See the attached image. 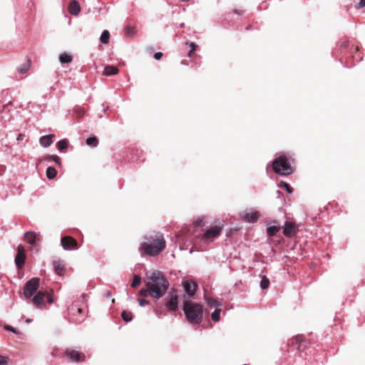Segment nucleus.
Returning a JSON list of instances; mask_svg holds the SVG:
<instances>
[{"label":"nucleus","mask_w":365,"mask_h":365,"mask_svg":"<svg viewBox=\"0 0 365 365\" xmlns=\"http://www.w3.org/2000/svg\"><path fill=\"white\" fill-rule=\"evenodd\" d=\"M145 287H149L151 297L154 299L162 298L168 292L170 283L163 272L155 270L146 274Z\"/></svg>","instance_id":"nucleus-1"},{"label":"nucleus","mask_w":365,"mask_h":365,"mask_svg":"<svg viewBox=\"0 0 365 365\" xmlns=\"http://www.w3.org/2000/svg\"><path fill=\"white\" fill-rule=\"evenodd\" d=\"M166 247V242L161 234L145 236L144 241L139 246V252L141 256H158Z\"/></svg>","instance_id":"nucleus-2"},{"label":"nucleus","mask_w":365,"mask_h":365,"mask_svg":"<svg viewBox=\"0 0 365 365\" xmlns=\"http://www.w3.org/2000/svg\"><path fill=\"white\" fill-rule=\"evenodd\" d=\"M182 309L189 322L192 324L201 323L203 318V307L201 304L185 300Z\"/></svg>","instance_id":"nucleus-3"},{"label":"nucleus","mask_w":365,"mask_h":365,"mask_svg":"<svg viewBox=\"0 0 365 365\" xmlns=\"http://www.w3.org/2000/svg\"><path fill=\"white\" fill-rule=\"evenodd\" d=\"M274 171L281 175H289L293 173V169L286 156L280 155L272 162Z\"/></svg>","instance_id":"nucleus-4"},{"label":"nucleus","mask_w":365,"mask_h":365,"mask_svg":"<svg viewBox=\"0 0 365 365\" xmlns=\"http://www.w3.org/2000/svg\"><path fill=\"white\" fill-rule=\"evenodd\" d=\"M40 279L33 277L27 281L24 287V295L26 299L31 298L34 295L39 287Z\"/></svg>","instance_id":"nucleus-5"},{"label":"nucleus","mask_w":365,"mask_h":365,"mask_svg":"<svg viewBox=\"0 0 365 365\" xmlns=\"http://www.w3.org/2000/svg\"><path fill=\"white\" fill-rule=\"evenodd\" d=\"M222 227L215 225L207 230L200 237V240L205 243H210L218 237L221 234Z\"/></svg>","instance_id":"nucleus-6"},{"label":"nucleus","mask_w":365,"mask_h":365,"mask_svg":"<svg viewBox=\"0 0 365 365\" xmlns=\"http://www.w3.org/2000/svg\"><path fill=\"white\" fill-rule=\"evenodd\" d=\"M165 307L170 311H176L178 308V295L176 290H173L164 299Z\"/></svg>","instance_id":"nucleus-7"},{"label":"nucleus","mask_w":365,"mask_h":365,"mask_svg":"<svg viewBox=\"0 0 365 365\" xmlns=\"http://www.w3.org/2000/svg\"><path fill=\"white\" fill-rule=\"evenodd\" d=\"M61 245L63 250H78V246L77 242L75 239L71 237H63L61 240Z\"/></svg>","instance_id":"nucleus-8"},{"label":"nucleus","mask_w":365,"mask_h":365,"mask_svg":"<svg viewBox=\"0 0 365 365\" xmlns=\"http://www.w3.org/2000/svg\"><path fill=\"white\" fill-rule=\"evenodd\" d=\"M66 356L73 362H81L85 359V355L74 349H68L65 351Z\"/></svg>","instance_id":"nucleus-9"},{"label":"nucleus","mask_w":365,"mask_h":365,"mask_svg":"<svg viewBox=\"0 0 365 365\" xmlns=\"http://www.w3.org/2000/svg\"><path fill=\"white\" fill-rule=\"evenodd\" d=\"M182 284H183L185 292H186V294L187 295H189L190 297H192L195 295L196 290H197V284L196 282H195L193 281L187 280V281L183 282Z\"/></svg>","instance_id":"nucleus-10"},{"label":"nucleus","mask_w":365,"mask_h":365,"mask_svg":"<svg viewBox=\"0 0 365 365\" xmlns=\"http://www.w3.org/2000/svg\"><path fill=\"white\" fill-rule=\"evenodd\" d=\"M240 217L246 222L255 223L258 220L259 215L257 211H253L251 212L240 214Z\"/></svg>","instance_id":"nucleus-11"},{"label":"nucleus","mask_w":365,"mask_h":365,"mask_svg":"<svg viewBox=\"0 0 365 365\" xmlns=\"http://www.w3.org/2000/svg\"><path fill=\"white\" fill-rule=\"evenodd\" d=\"M282 227L283 234L287 237H289L296 233L295 225L292 222H286Z\"/></svg>","instance_id":"nucleus-12"},{"label":"nucleus","mask_w":365,"mask_h":365,"mask_svg":"<svg viewBox=\"0 0 365 365\" xmlns=\"http://www.w3.org/2000/svg\"><path fill=\"white\" fill-rule=\"evenodd\" d=\"M32 302L36 307H40L45 304L46 294L43 292H38L33 296Z\"/></svg>","instance_id":"nucleus-13"},{"label":"nucleus","mask_w":365,"mask_h":365,"mask_svg":"<svg viewBox=\"0 0 365 365\" xmlns=\"http://www.w3.org/2000/svg\"><path fill=\"white\" fill-rule=\"evenodd\" d=\"M204 299H205V301L207 303V306L210 307V308H217V307L222 306V303L221 302H220L217 299H216L215 298L210 297L207 294H205Z\"/></svg>","instance_id":"nucleus-14"},{"label":"nucleus","mask_w":365,"mask_h":365,"mask_svg":"<svg viewBox=\"0 0 365 365\" xmlns=\"http://www.w3.org/2000/svg\"><path fill=\"white\" fill-rule=\"evenodd\" d=\"M68 11L71 15L77 16L81 11L79 3L76 0H72L69 4Z\"/></svg>","instance_id":"nucleus-15"},{"label":"nucleus","mask_w":365,"mask_h":365,"mask_svg":"<svg viewBox=\"0 0 365 365\" xmlns=\"http://www.w3.org/2000/svg\"><path fill=\"white\" fill-rule=\"evenodd\" d=\"M54 272L56 274L61 276L64 273V265L60 259H56L53 262Z\"/></svg>","instance_id":"nucleus-16"},{"label":"nucleus","mask_w":365,"mask_h":365,"mask_svg":"<svg viewBox=\"0 0 365 365\" xmlns=\"http://www.w3.org/2000/svg\"><path fill=\"white\" fill-rule=\"evenodd\" d=\"M53 137V135H46L41 136L39 139V143L40 145L43 148H48L49 147L52 143V138Z\"/></svg>","instance_id":"nucleus-17"},{"label":"nucleus","mask_w":365,"mask_h":365,"mask_svg":"<svg viewBox=\"0 0 365 365\" xmlns=\"http://www.w3.org/2000/svg\"><path fill=\"white\" fill-rule=\"evenodd\" d=\"M26 255L22 254H17L15 257V264L16 267L20 269H22L25 263Z\"/></svg>","instance_id":"nucleus-18"},{"label":"nucleus","mask_w":365,"mask_h":365,"mask_svg":"<svg viewBox=\"0 0 365 365\" xmlns=\"http://www.w3.org/2000/svg\"><path fill=\"white\" fill-rule=\"evenodd\" d=\"M118 71L119 70L117 67L113 66H107L104 68L103 74L105 76H109L117 74Z\"/></svg>","instance_id":"nucleus-19"},{"label":"nucleus","mask_w":365,"mask_h":365,"mask_svg":"<svg viewBox=\"0 0 365 365\" xmlns=\"http://www.w3.org/2000/svg\"><path fill=\"white\" fill-rule=\"evenodd\" d=\"M73 60V56L70 53L66 52L61 53L59 56V61L61 63L65 64L71 62Z\"/></svg>","instance_id":"nucleus-20"},{"label":"nucleus","mask_w":365,"mask_h":365,"mask_svg":"<svg viewBox=\"0 0 365 365\" xmlns=\"http://www.w3.org/2000/svg\"><path fill=\"white\" fill-rule=\"evenodd\" d=\"M26 241L30 245H34L36 242V235L34 232H26L24 233Z\"/></svg>","instance_id":"nucleus-21"},{"label":"nucleus","mask_w":365,"mask_h":365,"mask_svg":"<svg viewBox=\"0 0 365 365\" xmlns=\"http://www.w3.org/2000/svg\"><path fill=\"white\" fill-rule=\"evenodd\" d=\"M68 146V141L66 139L60 140L56 145L57 149L59 152H63Z\"/></svg>","instance_id":"nucleus-22"},{"label":"nucleus","mask_w":365,"mask_h":365,"mask_svg":"<svg viewBox=\"0 0 365 365\" xmlns=\"http://www.w3.org/2000/svg\"><path fill=\"white\" fill-rule=\"evenodd\" d=\"M86 144L91 148H96L98 145V140L96 136H90L86 139Z\"/></svg>","instance_id":"nucleus-23"},{"label":"nucleus","mask_w":365,"mask_h":365,"mask_svg":"<svg viewBox=\"0 0 365 365\" xmlns=\"http://www.w3.org/2000/svg\"><path fill=\"white\" fill-rule=\"evenodd\" d=\"M279 227L275 225L269 226L267 228V234L269 237H273L276 235V234L279 231Z\"/></svg>","instance_id":"nucleus-24"},{"label":"nucleus","mask_w":365,"mask_h":365,"mask_svg":"<svg viewBox=\"0 0 365 365\" xmlns=\"http://www.w3.org/2000/svg\"><path fill=\"white\" fill-rule=\"evenodd\" d=\"M44 160L47 162L53 161L59 166L61 165V158L58 155H47L45 157Z\"/></svg>","instance_id":"nucleus-25"},{"label":"nucleus","mask_w":365,"mask_h":365,"mask_svg":"<svg viewBox=\"0 0 365 365\" xmlns=\"http://www.w3.org/2000/svg\"><path fill=\"white\" fill-rule=\"evenodd\" d=\"M57 175V171L53 167H48L46 169V177L51 180L53 179Z\"/></svg>","instance_id":"nucleus-26"},{"label":"nucleus","mask_w":365,"mask_h":365,"mask_svg":"<svg viewBox=\"0 0 365 365\" xmlns=\"http://www.w3.org/2000/svg\"><path fill=\"white\" fill-rule=\"evenodd\" d=\"M110 33L108 30H104L100 37V41L102 43L106 44L109 41Z\"/></svg>","instance_id":"nucleus-27"},{"label":"nucleus","mask_w":365,"mask_h":365,"mask_svg":"<svg viewBox=\"0 0 365 365\" xmlns=\"http://www.w3.org/2000/svg\"><path fill=\"white\" fill-rule=\"evenodd\" d=\"M220 309H216L212 314H211V318L212 320L215 322H217L220 319Z\"/></svg>","instance_id":"nucleus-28"},{"label":"nucleus","mask_w":365,"mask_h":365,"mask_svg":"<svg viewBox=\"0 0 365 365\" xmlns=\"http://www.w3.org/2000/svg\"><path fill=\"white\" fill-rule=\"evenodd\" d=\"M121 317L126 322H129L133 319V314L130 312L123 311Z\"/></svg>","instance_id":"nucleus-29"},{"label":"nucleus","mask_w":365,"mask_h":365,"mask_svg":"<svg viewBox=\"0 0 365 365\" xmlns=\"http://www.w3.org/2000/svg\"><path fill=\"white\" fill-rule=\"evenodd\" d=\"M269 279L265 277V276H263L262 277V279H261V282H260V287L262 289H266L269 287Z\"/></svg>","instance_id":"nucleus-30"},{"label":"nucleus","mask_w":365,"mask_h":365,"mask_svg":"<svg viewBox=\"0 0 365 365\" xmlns=\"http://www.w3.org/2000/svg\"><path fill=\"white\" fill-rule=\"evenodd\" d=\"M135 33V29L134 27L130 26H127L125 28V34L128 37H132Z\"/></svg>","instance_id":"nucleus-31"},{"label":"nucleus","mask_w":365,"mask_h":365,"mask_svg":"<svg viewBox=\"0 0 365 365\" xmlns=\"http://www.w3.org/2000/svg\"><path fill=\"white\" fill-rule=\"evenodd\" d=\"M279 187L285 189L289 194L293 192V189L292 188V187L286 182H280L279 184Z\"/></svg>","instance_id":"nucleus-32"},{"label":"nucleus","mask_w":365,"mask_h":365,"mask_svg":"<svg viewBox=\"0 0 365 365\" xmlns=\"http://www.w3.org/2000/svg\"><path fill=\"white\" fill-rule=\"evenodd\" d=\"M141 282V277L138 274H135L133 277V280L131 283V287L133 288L137 287Z\"/></svg>","instance_id":"nucleus-33"},{"label":"nucleus","mask_w":365,"mask_h":365,"mask_svg":"<svg viewBox=\"0 0 365 365\" xmlns=\"http://www.w3.org/2000/svg\"><path fill=\"white\" fill-rule=\"evenodd\" d=\"M139 294L143 297H146L148 295L151 297V291L149 287H145L144 289H141L139 292Z\"/></svg>","instance_id":"nucleus-34"},{"label":"nucleus","mask_w":365,"mask_h":365,"mask_svg":"<svg viewBox=\"0 0 365 365\" xmlns=\"http://www.w3.org/2000/svg\"><path fill=\"white\" fill-rule=\"evenodd\" d=\"M137 301L138 302L139 305L141 307H144L149 304V302L144 299L138 298Z\"/></svg>","instance_id":"nucleus-35"},{"label":"nucleus","mask_w":365,"mask_h":365,"mask_svg":"<svg viewBox=\"0 0 365 365\" xmlns=\"http://www.w3.org/2000/svg\"><path fill=\"white\" fill-rule=\"evenodd\" d=\"M8 358L0 355V365H7Z\"/></svg>","instance_id":"nucleus-36"},{"label":"nucleus","mask_w":365,"mask_h":365,"mask_svg":"<svg viewBox=\"0 0 365 365\" xmlns=\"http://www.w3.org/2000/svg\"><path fill=\"white\" fill-rule=\"evenodd\" d=\"M29 69V65H26L24 67L18 68L17 70L20 73H25Z\"/></svg>","instance_id":"nucleus-37"},{"label":"nucleus","mask_w":365,"mask_h":365,"mask_svg":"<svg viewBox=\"0 0 365 365\" xmlns=\"http://www.w3.org/2000/svg\"><path fill=\"white\" fill-rule=\"evenodd\" d=\"M186 45H189L190 47V49L194 51H195L197 48V45L193 42H191V43L186 42Z\"/></svg>","instance_id":"nucleus-38"},{"label":"nucleus","mask_w":365,"mask_h":365,"mask_svg":"<svg viewBox=\"0 0 365 365\" xmlns=\"http://www.w3.org/2000/svg\"><path fill=\"white\" fill-rule=\"evenodd\" d=\"M4 329L7 330V331H11L13 333H16V329L14 328L13 327L10 326V325H4Z\"/></svg>","instance_id":"nucleus-39"},{"label":"nucleus","mask_w":365,"mask_h":365,"mask_svg":"<svg viewBox=\"0 0 365 365\" xmlns=\"http://www.w3.org/2000/svg\"><path fill=\"white\" fill-rule=\"evenodd\" d=\"M365 6V0H360L358 4L356 6L358 9H361Z\"/></svg>","instance_id":"nucleus-40"},{"label":"nucleus","mask_w":365,"mask_h":365,"mask_svg":"<svg viewBox=\"0 0 365 365\" xmlns=\"http://www.w3.org/2000/svg\"><path fill=\"white\" fill-rule=\"evenodd\" d=\"M162 56H163V53L162 52H156L154 54V58L156 60H160L162 58Z\"/></svg>","instance_id":"nucleus-41"},{"label":"nucleus","mask_w":365,"mask_h":365,"mask_svg":"<svg viewBox=\"0 0 365 365\" xmlns=\"http://www.w3.org/2000/svg\"><path fill=\"white\" fill-rule=\"evenodd\" d=\"M17 254H22V255H25L24 253V250L22 247H18V252H17Z\"/></svg>","instance_id":"nucleus-42"},{"label":"nucleus","mask_w":365,"mask_h":365,"mask_svg":"<svg viewBox=\"0 0 365 365\" xmlns=\"http://www.w3.org/2000/svg\"><path fill=\"white\" fill-rule=\"evenodd\" d=\"M47 301H48V303L52 304L53 302V297L51 295H48L47 296Z\"/></svg>","instance_id":"nucleus-43"},{"label":"nucleus","mask_w":365,"mask_h":365,"mask_svg":"<svg viewBox=\"0 0 365 365\" xmlns=\"http://www.w3.org/2000/svg\"><path fill=\"white\" fill-rule=\"evenodd\" d=\"M346 46H347V43L345 41L341 42V44H340V48L341 49L345 48Z\"/></svg>","instance_id":"nucleus-44"},{"label":"nucleus","mask_w":365,"mask_h":365,"mask_svg":"<svg viewBox=\"0 0 365 365\" xmlns=\"http://www.w3.org/2000/svg\"><path fill=\"white\" fill-rule=\"evenodd\" d=\"M23 137H24V135H23V134H21V133H20V134H19V135H18V136H17V138H16V140H17L18 141L21 140L23 139Z\"/></svg>","instance_id":"nucleus-45"},{"label":"nucleus","mask_w":365,"mask_h":365,"mask_svg":"<svg viewBox=\"0 0 365 365\" xmlns=\"http://www.w3.org/2000/svg\"><path fill=\"white\" fill-rule=\"evenodd\" d=\"M194 52H195L194 51H192V50L190 49V50L188 51V53H187V56H188L189 57H191Z\"/></svg>","instance_id":"nucleus-46"},{"label":"nucleus","mask_w":365,"mask_h":365,"mask_svg":"<svg viewBox=\"0 0 365 365\" xmlns=\"http://www.w3.org/2000/svg\"><path fill=\"white\" fill-rule=\"evenodd\" d=\"M32 322V319H26V323H30V322Z\"/></svg>","instance_id":"nucleus-47"},{"label":"nucleus","mask_w":365,"mask_h":365,"mask_svg":"<svg viewBox=\"0 0 365 365\" xmlns=\"http://www.w3.org/2000/svg\"><path fill=\"white\" fill-rule=\"evenodd\" d=\"M180 28H183L185 26V24L184 23H182L180 24Z\"/></svg>","instance_id":"nucleus-48"},{"label":"nucleus","mask_w":365,"mask_h":365,"mask_svg":"<svg viewBox=\"0 0 365 365\" xmlns=\"http://www.w3.org/2000/svg\"><path fill=\"white\" fill-rule=\"evenodd\" d=\"M81 311H82V309H81V308H78V312L79 313H81Z\"/></svg>","instance_id":"nucleus-49"},{"label":"nucleus","mask_w":365,"mask_h":365,"mask_svg":"<svg viewBox=\"0 0 365 365\" xmlns=\"http://www.w3.org/2000/svg\"><path fill=\"white\" fill-rule=\"evenodd\" d=\"M234 11H235V13H236V14H240V12H238L237 10H235Z\"/></svg>","instance_id":"nucleus-50"},{"label":"nucleus","mask_w":365,"mask_h":365,"mask_svg":"<svg viewBox=\"0 0 365 365\" xmlns=\"http://www.w3.org/2000/svg\"><path fill=\"white\" fill-rule=\"evenodd\" d=\"M107 109H108V108H105V109L103 110V112H104V113H106V112L107 111Z\"/></svg>","instance_id":"nucleus-51"},{"label":"nucleus","mask_w":365,"mask_h":365,"mask_svg":"<svg viewBox=\"0 0 365 365\" xmlns=\"http://www.w3.org/2000/svg\"><path fill=\"white\" fill-rule=\"evenodd\" d=\"M277 192L278 194H280V191H279V190H277Z\"/></svg>","instance_id":"nucleus-52"},{"label":"nucleus","mask_w":365,"mask_h":365,"mask_svg":"<svg viewBox=\"0 0 365 365\" xmlns=\"http://www.w3.org/2000/svg\"><path fill=\"white\" fill-rule=\"evenodd\" d=\"M243 365H247V364H243Z\"/></svg>","instance_id":"nucleus-53"}]
</instances>
